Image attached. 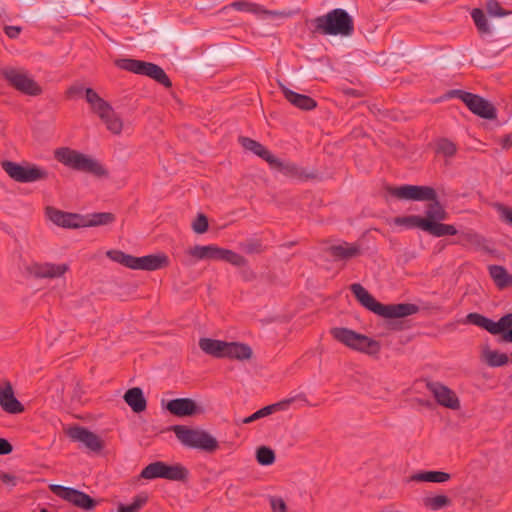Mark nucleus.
I'll list each match as a JSON object with an SVG mask.
<instances>
[{
  "mask_svg": "<svg viewBox=\"0 0 512 512\" xmlns=\"http://www.w3.org/2000/svg\"><path fill=\"white\" fill-rule=\"evenodd\" d=\"M452 503L451 499L446 495H436L433 497H424L423 505L432 511H437L445 507L450 506Z\"/></svg>",
  "mask_w": 512,
  "mask_h": 512,
  "instance_id": "obj_34",
  "label": "nucleus"
},
{
  "mask_svg": "<svg viewBox=\"0 0 512 512\" xmlns=\"http://www.w3.org/2000/svg\"><path fill=\"white\" fill-rule=\"evenodd\" d=\"M385 191L390 195L398 199L413 200V201H429L428 205L440 203L436 190L430 186H418V185H402L394 187L391 185L385 186Z\"/></svg>",
  "mask_w": 512,
  "mask_h": 512,
  "instance_id": "obj_13",
  "label": "nucleus"
},
{
  "mask_svg": "<svg viewBox=\"0 0 512 512\" xmlns=\"http://www.w3.org/2000/svg\"><path fill=\"white\" fill-rule=\"evenodd\" d=\"M427 389L433 394L436 402L446 408L457 410L460 408V401L456 393L440 382H428Z\"/></svg>",
  "mask_w": 512,
  "mask_h": 512,
  "instance_id": "obj_17",
  "label": "nucleus"
},
{
  "mask_svg": "<svg viewBox=\"0 0 512 512\" xmlns=\"http://www.w3.org/2000/svg\"><path fill=\"white\" fill-rule=\"evenodd\" d=\"M238 141L245 150L251 151L253 154L262 158L269 164L272 169L279 171L285 176L302 180L313 179L316 177L315 173L306 172L304 169L293 162L281 161L279 158L274 156L264 145L250 137L240 136Z\"/></svg>",
  "mask_w": 512,
  "mask_h": 512,
  "instance_id": "obj_3",
  "label": "nucleus"
},
{
  "mask_svg": "<svg viewBox=\"0 0 512 512\" xmlns=\"http://www.w3.org/2000/svg\"><path fill=\"white\" fill-rule=\"evenodd\" d=\"M483 356L486 364L490 367H501L509 362L507 354L491 350L489 347L483 350Z\"/></svg>",
  "mask_w": 512,
  "mask_h": 512,
  "instance_id": "obj_33",
  "label": "nucleus"
},
{
  "mask_svg": "<svg viewBox=\"0 0 512 512\" xmlns=\"http://www.w3.org/2000/svg\"><path fill=\"white\" fill-rule=\"evenodd\" d=\"M279 87L287 101H289L295 107L304 111H310L316 108L317 102L312 97L294 92L282 83H279Z\"/></svg>",
  "mask_w": 512,
  "mask_h": 512,
  "instance_id": "obj_23",
  "label": "nucleus"
},
{
  "mask_svg": "<svg viewBox=\"0 0 512 512\" xmlns=\"http://www.w3.org/2000/svg\"><path fill=\"white\" fill-rule=\"evenodd\" d=\"M465 322L478 326L492 335L500 334L502 341L512 343V312L502 316L497 322L477 312H471L467 314Z\"/></svg>",
  "mask_w": 512,
  "mask_h": 512,
  "instance_id": "obj_9",
  "label": "nucleus"
},
{
  "mask_svg": "<svg viewBox=\"0 0 512 512\" xmlns=\"http://www.w3.org/2000/svg\"><path fill=\"white\" fill-rule=\"evenodd\" d=\"M169 258L164 253L138 257L136 270L156 271L169 266Z\"/></svg>",
  "mask_w": 512,
  "mask_h": 512,
  "instance_id": "obj_24",
  "label": "nucleus"
},
{
  "mask_svg": "<svg viewBox=\"0 0 512 512\" xmlns=\"http://www.w3.org/2000/svg\"><path fill=\"white\" fill-rule=\"evenodd\" d=\"M253 357L252 348L241 342H228L226 357L232 360L245 361Z\"/></svg>",
  "mask_w": 512,
  "mask_h": 512,
  "instance_id": "obj_28",
  "label": "nucleus"
},
{
  "mask_svg": "<svg viewBox=\"0 0 512 512\" xmlns=\"http://www.w3.org/2000/svg\"><path fill=\"white\" fill-rule=\"evenodd\" d=\"M510 361L512 362V351H511V355H510Z\"/></svg>",
  "mask_w": 512,
  "mask_h": 512,
  "instance_id": "obj_61",
  "label": "nucleus"
},
{
  "mask_svg": "<svg viewBox=\"0 0 512 512\" xmlns=\"http://www.w3.org/2000/svg\"><path fill=\"white\" fill-rule=\"evenodd\" d=\"M22 27L20 26H5L4 32L10 39H16L20 35Z\"/></svg>",
  "mask_w": 512,
  "mask_h": 512,
  "instance_id": "obj_51",
  "label": "nucleus"
},
{
  "mask_svg": "<svg viewBox=\"0 0 512 512\" xmlns=\"http://www.w3.org/2000/svg\"><path fill=\"white\" fill-rule=\"evenodd\" d=\"M86 101L91 110L105 123L106 128L113 134L119 135L123 129V122L113 107L92 88L86 90Z\"/></svg>",
  "mask_w": 512,
  "mask_h": 512,
  "instance_id": "obj_8",
  "label": "nucleus"
},
{
  "mask_svg": "<svg viewBox=\"0 0 512 512\" xmlns=\"http://www.w3.org/2000/svg\"><path fill=\"white\" fill-rule=\"evenodd\" d=\"M326 251L335 260H349L362 254V250L358 244L348 242L332 245L328 247Z\"/></svg>",
  "mask_w": 512,
  "mask_h": 512,
  "instance_id": "obj_25",
  "label": "nucleus"
},
{
  "mask_svg": "<svg viewBox=\"0 0 512 512\" xmlns=\"http://www.w3.org/2000/svg\"><path fill=\"white\" fill-rule=\"evenodd\" d=\"M167 430L173 431L178 440L189 448L214 452L219 447L217 440L203 430L192 429L184 425H173Z\"/></svg>",
  "mask_w": 512,
  "mask_h": 512,
  "instance_id": "obj_6",
  "label": "nucleus"
},
{
  "mask_svg": "<svg viewBox=\"0 0 512 512\" xmlns=\"http://www.w3.org/2000/svg\"><path fill=\"white\" fill-rule=\"evenodd\" d=\"M189 471L181 464L169 465L162 461H156L147 465L140 474L144 479L163 478L171 481L186 482Z\"/></svg>",
  "mask_w": 512,
  "mask_h": 512,
  "instance_id": "obj_12",
  "label": "nucleus"
},
{
  "mask_svg": "<svg viewBox=\"0 0 512 512\" xmlns=\"http://www.w3.org/2000/svg\"><path fill=\"white\" fill-rule=\"evenodd\" d=\"M137 259H138V257L126 254V256L124 257L123 266H125L127 268H130V269H133V270H136Z\"/></svg>",
  "mask_w": 512,
  "mask_h": 512,
  "instance_id": "obj_53",
  "label": "nucleus"
},
{
  "mask_svg": "<svg viewBox=\"0 0 512 512\" xmlns=\"http://www.w3.org/2000/svg\"><path fill=\"white\" fill-rule=\"evenodd\" d=\"M2 168L10 178L20 183H30L48 178V172L36 165L23 166L6 160L2 162Z\"/></svg>",
  "mask_w": 512,
  "mask_h": 512,
  "instance_id": "obj_14",
  "label": "nucleus"
},
{
  "mask_svg": "<svg viewBox=\"0 0 512 512\" xmlns=\"http://www.w3.org/2000/svg\"><path fill=\"white\" fill-rule=\"evenodd\" d=\"M68 269L67 264L35 263L28 267V272L35 278H57L64 275Z\"/></svg>",
  "mask_w": 512,
  "mask_h": 512,
  "instance_id": "obj_20",
  "label": "nucleus"
},
{
  "mask_svg": "<svg viewBox=\"0 0 512 512\" xmlns=\"http://www.w3.org/2000/svg\"><path fill=\"white\" fill-rule=\"evenodd\" d=\"M55 160L71 170L108 177V170L96 159L69 147H60L53 152Z\"/></svg>",
  "mask_w": 512,
  "mask_h": 512,
  "instance_id": "obj_4",
  "label": "nucleus"
},
{
  "mask_svg": "<svg viewBox=\"0 0 512 512\" xmlns=\"http://www.w3.org/2000/svg\"><path fill=\"white\" fill-rule=\"evenodd\" d=\"M49 489L56 496L72 503L74 506L85 511H92L97 505V501L95 499L80 490L57 484L50 485Z\"/></svg>",
  "mask_w": 512,
  "mask_h": 512,
  "instance_id": "obj_15",
  "label": "nucleus"
},
{
  "mask_svg": "<svg viewBox=\"0 0 512 512\" xmlns=\"http://www.w3.org/2000/svg\"><path fill=\"white\" fill-rule=\"evenodd\" d=\"M208 227V218L202 213L198 214L192 223V229L197 234L205 233L208 230Z\"/></svg>",
  "mask_w": 512,
  "mask_h": 512,
  "instance_id": "obj_40",
  "label": "nucleus"
},
{
  "mask_svg": "<svg viewBox=\"0 0 512 512\" xmlns=\"http://www.w3.org/2000/svg\"><path fill=\"white\" fill-rule=\"evenodd\" d=\"M489 275L499 289L512 287V274H509L505 267L500 265H490L488 267Z\"/></svg>",
  "mask_w": 512,
  "mask_h": 512,
  "instance_id": "obj_30",
  "label": "nucleus"
},
{
  "mask_svg": "<svg viewBox=\"0 0 512 512\" xmlns=\"http://www.w3.org/2000/svg\"><path fill=\"white\" fill-rule=\"evenodd\" d=\"M107 256L111 260H113V261L123 265L124 257L126 256V254L124 252L120 251V250H110V251L107 252Z\"/></svg>",
  "mask_w": 512,
  "mask_h": 512,
  "instance_id": "obj_49",
  "label": "nucleus"
},
{
  "mask_svg": "<svg viewBox=\"0 0 512 512\" xmlns=\"http://www.w3.org/2000/svg\"><path fill=\"white\" fill-rule=\"evenodd\" d=\"M330 333L335 340L351 349L369 355H376L380 352L381 346L378 341L357 333L354 330L344 327H335L330 330Z\"/></svg>",
  "mask_w": 512,
  "mask_h": 512,
  "instance_id": "obj_7",
  "label": "nucleus"
},
{
  "mask_svg": "<svg viewBox=\"0 0 512 512\" xmlns=\"http://www.w3.org/2000/svg\"><path fill=\"white\" fill-rule=\"evenodd\" d=\"M115 65L122 70L148 76L166 88L172 86V82L163 68L157 64L136 59L122 58L115 60Z\"/></svg>",
  "mask_w": 512,
  "mask_h": 512,
  "instance_id": "obj_10",
  "label": "nucleus"
},
{
  "mask_svg": "<svg viewBox=\"0 0 512 512\" xmlns=\"http://www.w3.org/2000/svg\"><path fill=\"white\" fill-rule=\"evenodd\" d=\"M228 342L211 339V338H200L199 347L200 349L215 358H225Z\"/></svg>",
  "mask_w": 512,
  "mask_h": 512,
  "instance_id": "obj_26",
  "label": "nucleus"
},
{
  "mask_svg": "<svg viewBox=\"0 0 512 512\" xmlns=\"http://www.w3.org/2000/svg\"><path fill=\"white\" fill-rule=\"evenodd\" d=\"M271 509L273 512H287V505L281 497H269Z\"/></svg>",
  "mask_w": 512,
  "mask_h": 512,
  "instance_id": "obj_45",
  "label": "nucleus"
},
{
  "mask_svg": "<svg viewBox=\"0 0 512 512\" xmlns=\"http://www.w3.org/2000/svg\"><path fill=\"white\" fill-rule=\"evenodd\" d=\"M0 480L5 483V484H9L11 485L12 487L16 486V480L17 478L14 476V475H11L9 473H6V472H1L0 473Z\"/></svg>",
  "mask_w": 512,
  "mask_h": 512,
  "instance_id": "obj_54",
  "label": "nucleus"
},
{
  "mask_svg": "<svg viewBox=\"0 0 512 512\" xmlns=\"http://www.w3.org/2000/svg\"><path fill=\"white\" fill-rule=\"evenodd\" d=\"M124 401L135 413H141L147 408V401L143 394V391L139 387H133L128 389L124 396Z\"/></svg>",
  "mask_w": 512,
  "mask_h": 512,
  "instance_id": "obj_27",
  "label": "nucleus"
},
{
  "mask_svg": "<svg viewBox=\"0 0 512 512\" xmlns=\"http://www.w3.org/2000/svg\"><path fill=\"white\" fill-rule=\"evenodd\" d=\"M148 496L145 493L136 495L133 502L129 505L119 504L118 512H139L140 509L147 503Z\"/></svg>",
  "mask_w": 512,
  "mask_h": 512,
  "instance_id": "obj_36",
  "label": "nucleus"
},
{
  "mask_svg": "<svg viewBox=\"0 0 512 512\" xmlns=\"http://www.w3.org/2000/svg\"><path fill=\"white\" fill-rule=\"evenodd\" d=\"M447 218L448 213L444 206L441 203H435L433 205H427L425 217L418 215L396 217L394 218V223L409 229L419 228L434 237L456 235L458 231L455 226L441 223V221Z\"/></svg>",
  "mask_w": 512,
  "mask_h": 512,
  "instance_id": "obj_1",
  "label": "nucleus"
},
{
  "mask_svg": "<svg viewBox=\"0 0 512 512\" xmlns=\"http://www.w3.org/2000/svg\"><path fill=\"white\" fill-rule=\"evenodd\" d=\"M479 235L473 232H462L459 242L478 243Z\"/></svg>",
  "mask_w": 512,
  "mask_h": 512,
  "instance_id": "obj_50",
  "label": "nucleus"
},
{
  "mask_svg": "<svg viewBox=\"0 0 512 512\" xmlns=\"http://www.w3.org/2000/svg\"><path fill=\"white\" fill-rule=\"evenodd\" d=\"M271 414V410L270 408H267L266 406L259 409L258 411H256L255 413H253L252 415L244 418L241 420V423L243 424H249V423H252L260 418H263V417H266L268 415Z\"/></svg>",
  "mask_w": 512,
  "mask_h": 512,
  "instance_id": "obj_43",
  "label": "nucleus"
},
{
  "mask_svg": "<svg viewBox=\"0 0 512 512\" xmlns=\"http://www.w3.org/2000/svg\"><path fill=\"white\" fill-rule=\"evenodd\" d=\"M394 329L399 330V329H401V327L400 326H395Z\"/></svg>",
  "mask_w": 512,
  "mask_h": 512,
  "instance_id": "obj_60",
  "label": "nucleus"
},
{
  "mask_svg": "<svg viewBox=\"0 0 512 512\" xmlns=\"http://www.w3.org/2000/svg\"><path fill=\"white\" fill-rule=\"evenodd\" d=\"M221 247L217 245H195L188 250V254L198 260H219Z\"/></svg>",
  "mask_w": 512,
  "mask_h": 512,
  "instance_id": "obj_29",
  "label": "nucleus"
},
{
  "mask_svg": "<svg viewBox=\"0 0 512 512\" xmlns=\"http://www.w3.org/2000/svg\"><path fill=\"white\" fill-rule=\"evenodd\" d=\"M1 75L11 87L24 95L39 96L43 92L42 87L24 69L6 67L1 69Z\"/></svg>",
  "mask_w": 512,
  "mask_h": 512,
  "instance_id": "obj_11",
  "label": "nucleus"
},
{
  "mask_svg": "<svg viewBox=\"0 0 512 512\" xmlns=\"http://www.w3.org/2000/svg\"><path fill=\"white\" fill-rule=\"evenodd\" d=\"M498 212L500 213V218L504 222L512 226V207L499 204Z\"/></svg>",
  "mask_w": 512,
  "mask_h": 512,
  "instance_id": "obj_46",
  "label": "nucleus"
},
{
  "mask_svg": "<svg viewBox=\"0 0 512 512\" xmlns=\"http://www.w3.org/2000/svg\"><path fill=\"white\" fill-rule=\"evenodd\" d=\"M46 215L56 225L63 228H80L82 227V215L77 213H69L58 210L54 207L46 208Z\"/></svg>",
  "mask_w": 512,
  "mask_h": 512,
  "instance_id": "obj_19",
  "label": "nucleus"
},
{
  "mask_svg": "<svg viewBox=\"0 0 512 512\" xmlns=\"http://www.w3.org/2000/svg\"><path fill=\"white\" fill-rule=\"evenodd\" d=\"M275 458V452L267 446H261L256 451V460L260 465H272L275 462Z\"/></svg>",
  "mask_w": 512,
  "mask_h": 512,
  "instance_id": "obj_37",
  "label": "nucleus"
},
{
  "mask_svg": "<svg viewBox=\"0 0 512 512\" xmlns=\"http://www.w3.org/2000/svg\"><path fill=\"white\" fill-rule=\"evenodd\" d=\"M219 260L228 262L237 267L245 266L247 263V260L244 256H242L230 249H225V248H221Z\"/></svg>",
  "mask_w": 512,
  "mask_h": 512,
  "instance_id": "obj_35",
  "label": "nucleus"
},
{
  "mask_svg": "<svg viewBox=\"0 0 512 512\" xmlns=\"http://www.w3.org/2000/svg\"><path fill=\"white\" fill-rule=\"evenodd\" d=\"M499 144L505 150H508L512 147V134L504 135L499 139Z\"/></svg>",
  "mask_w": 512,
  "mask_h": 512,
  "instance_id": "obj_56",
  "label": "nucleus"
},
{
  "mask_svg": "<svg viewBox=\"0 0 512 512\" xmlns=\"http://www.w3.org/2000/svg\"><path fill=\"white\" fill-rule=\"evenodd\" d=\"M465 94H470V92H466V91L459 90V89H454V90L448 91L446 94V97H448V98L457 97V98L461 99L463 102H465V98H464Z\"/></svg>",
  "mask_w": 512,
  "mask_h": 512,
  "instance_id": "obj_55",
  "label": "nucleus"
},
{
  "mask_svg": "<svg viewBox=\"0 0 512 512\" xmlns=\"http://www.w3.org/2000/svg\"><path fill=\"white\" fill-rule=\"evenodd\" d=\"M314 32L321 35L351 36L354 32V20L352 16L342 8H336L326 15L316 17L313 20Z\"/></svg>",
  "mask_w": 512,
  "mask_h": 512,
  "instance_id": "obj_5",
  "label": "nucleus"
},
{
  "mask_svg": "<svg viewBox=\"0 0 512 512\" xmlns=\"http://www.w3.org/2000/svg\"><path fill=\"white\" fill-rule=\"evenodd\" d=\"M166 409L177 417H188L200 412V408L191 398H176L168 401Z\"/></svg>",
  "mask_w": 512,
  "mask_h": 512,
  "instance_id": "obj_21",
  "label": "nucleus"
},
{
  "mask_svg": "<svg viewBox=\"0 0 512 512\" xmlns=\"http://www.w3.org/2000/svg\"><path fill=\"white\" fill-rule=\"evenodd\" d=\"M456 151V145L446 138H442L438 140L436 143V152L439 154H443L446 157L454 156Z\"/></svg>",
  "mask_w": 512,
  "mask_h": 512,
  "instance_id": "obj_39",
  "label": "nucleus"
},
{
  "mask_svg": "<svg viewBox=\"0 0 512 512\" xmlns=\"http://www.w3.org/2000/svg\"><path fill=\"white\" fill-rule=\"evenodd\" d=\"M40 512H49L46 508H42Z\"/></svg>",
  "mask_w": 512,
  "mask_h": 512,
  "instance_id": "obj_59",
  "label": "nucleus"
},
{
  "mask_svg": "<svg viewBox=\"0 0 512 512\" xmlns=\"http://www.w3.org/2000/svg\"><path fill=\"white\" fill-rule=\"evenodd\" d=\"M230 7L237 11L256 12L257 4L247 1H234Z\"/></svg>",
  "mask_w": 512,
  "mask_h": 512,
  "instance_id": "obj_42",
  "label": "nucleus"
},
{
  "mask_svg": "<svg viewBox=\"0 0 512 512\" xmlns=\"http://www.w3.org/2000/svg\"><path fill=\"white\" fill-rule=\"evenodd\" d=\"M88 88H85L83 85L81 84H73L71 85L65 92V96L66 98L68 99H72V98H75V97H78V96H81L83 93L86 94V90Z\"/></svg>",
  "mask_w": 512,
  "mask_h": 512,
  "instance_id": "obj_44",
  "label": "nucleus"
},
{
  "mask_svg": "<svg viewBox=\"0 0 512 512\" xmlns=\"http://www.w3.org/2000/svg\"><path fill=\"white\" fill-rule=\"evenodd\" d=\"M0 406L10 414H18L24 411L21 402L15 397L13 387L10 382H6L0 389Z\"/></svg>",
  "mask_w": 512,
  "mask_h": 512,
  "instance_id": "obj_22",
  "label": "nucleus"
},
{
  "mask_svg": "<svg viewBox=\"0 0 512 512\" xmlns=\"http://www.w3.org/2000/svg\"><path fill=\"white\" fill-rule=\"evenodd\" d=\"M244 250L249 254L261 253L263 251V247L260 241H251L245 244Z\"/></svg>",
  "mask_w": 512,
  "mask_h": 512,
  "instance_id": "obj_48",
  "label": "nucleus"
},
{
  "mask_svg": "<svg viewBox=\"0 0 512 512\" xmlns=\"http://www.w3.org/2000/svg\"><path fill=\"white\" fill-rule=\"evenodd\" d=\"M293 401H294V398H289V399H285V400H282L280 402H277V403H274L271 405H267L266 407L270 408L271 414H272L273 412H276L278 410L287 409Z\"/></svg>",
  "mask_w": 512,
  "mask_h": 512,
  "instance_id": "obj_47",
  "label": "nucleus"
},
{
  "mask_svg": "<svg viewBox=\"0 0 512 512\" xmlns=\"http://www.w3.org/2000/svg\"><path fill=\"white\" fill-rule=\"evenodd\" d=\"M471 16H472L473 21L480 33H489L490 32V28L487 23L486 16L481 9H479V8L473 9Z\"/></svg>",
  "mask_w": 512,
  "mask_h": 512,
  "instance_id": "obj_38",
  "label": "nucleus"
},
{
  "mask_svg": "<svg viewBox=\"0 0 512 512\" xmlns=\"http://www.w3.org/2000/svg\"><path fill=\"white\" fill-rule=\"evenodd\" d=\"M465 105L475 115L488 120L497 117V110L492 103L477 94H465Z\"/></svg>",
  "mask_w": 512,
  "mask_h": 512,
  "instance_id": "obj_18",
  "label": "nucleus"
},
{
  "mask_svg": "<svg viewBox=\"0 0 512 512\" xmlns=\"http://www.w3.org/2000/svg\"><path fill=\"white\" fill-rule=\"evenodd\" d=\"M348 93L351 94V95H356V91L355 90H350Z\"/></svg>",
  "mask_w": 512,
  "mask_h": 512,
  "instance_id": "obj_58",
  "label": "nucleus"
},
{
  "mask_svg": "<svg viewBox=\"0 0 512 512\" xmlns=\"http://www.w3.org/2000/svg\"><path fill=\"white\" fill-rule=\"evenodd\" d=\"M486 9L489 15L502 17L510 14L509 11L503 9L500 3L496 0H489L486 5Z\"/></svg>",
  "mask_w": 512,
  "mask_h": 512,
  "instance_id": "obj_41",
  "label": "nucleus"
},
{
  "mask_svg": "<svg viewBox=\"0 0 512 512\" xmlns=\"http://www.w3.org/2000/svg\"><path fill=\"white\" fill-rule=\"evenodd\" d=\"M242 276L245 281H253L256 279V274L251 269L243 270Z\"/></svg>",
  "mask_w": 512,
  "mask_h": 512,
  "instance_id": "obj_57",
  "label": "nucleus"
},
{
  "mask_svg": "<svg viewBox=\"0 0 512 512\" xmlns=\"http://www.w3.org/2000/svg\"><path fill=\"white\" fill-rule=\"evenodd\" d=\"M82 219V227H96L113 223L116 216L111 212H99L85 216L82 215Z\"/></svg>",
  "mask_w": 512,
  "mask_h": 512,
  "instance_id": "obj_31",
  "label": "nucleus"
},
{
  "mask_svg": "<svg viewBox=\"0 0 512 512\" xmlns=\"http://www.w3.org/2000/svg\"><path fill=\"white\" fill-rule=\"evenodd\" d=\"M12 450L13 446L11 445V443L4 438H0V455L10 454Z\"/></svg>",
  "mask_w": 512,
  "mask_h": 512,
  "instance_id": "obj_52",
  "label": "nucleus"
},
{
  "mask_svg": "<svg viewBox=\"0 0 512 512\" xmlns=\"http://www.w3.org/2000/svg\"><path fill=\"white\" fill-rule=\"evenodd\" d=\"M451 478V475L447 472L443 471H423L416 474H413L410 477L411 481L417 482H434V483H443L448 481Z\"/></svg>",
  "mask_w": 512,
  "mask_h": 512,
  "instance_id": "obj_32",
  "label": "nucleus"
},
{
  "mask_svg": "<svg viewBox=\"0 0 512 512\" xmlns=\"http://www.w3.org/2000/svg\"><path fill=\"white\" fill-rule=\"evenodd\" d=\"M66 434L72 441L83 443L90 451L100 452L104 447V442L101 438L85 427H70Z\"/></svg>",
  "mask_w": 512,
  "mask_h": 512,
  "instance_id": "obj_16",
  "label": "nucleus"
},
{
  "mask_svg": "<svg viewBox=\"0 0 512 512\" xmlns=\"http://www.w3.org/2000/svg\"><path fill=\"white\" fill-rule=\"evenodd\" d=\"M350 290L363 307L384 318H403L419 311V306L412 303L382 304L359 283L352 284Z\"/></svg>",
  "mask_w": 512,
  "mask_h": 512,
  "instance_id": "obj_2",
  "label": "nucleus"
}]
</instances>
